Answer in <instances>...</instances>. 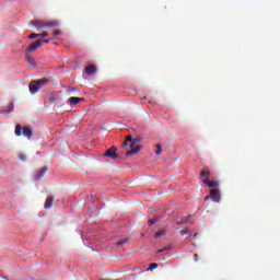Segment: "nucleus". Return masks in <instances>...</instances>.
<instances>
[{
    "label": "nucleus",
    "mask_w": 280,
    "mask_h": 280,
    "mask_svg": "<svg viewBox=\"0 0 280 280\" xmlns=\"http://www.w3.org/2000/svg\"><path fill=\"white\" fill-rule=\"evenodd\" d=\"M194 257H195V261H198V254H195Z\"/></svg>",
    "instance_id": "obj_29"
},
{
    "label": "nucleus",
    "mask_w": 280,
    "mask_h": 280,
    "mask_svg": "<svg viewBox=\"0 0 280 280\" xmlns=\"http://www.w3.org/2000/svg\"><path fill=\"white\" fill-rule=\"evenodd\" d=\"M133 143L137 145V143H141V139H135L133 138Z\"/></svg>",
    "instance_id": "obj_26"
},
{
    "label": "nucleus",
    "mask_w": 280,
    "mask_h": 280,
    "mask_svg": "<svg viewBox=\"0 0 280 280\" xmlns=\"http://www.w3.org/2000/svg\"><path fill=\"white\" fill-rule=\"evenodd\" d=\"M103 156H106L107 159H113L114 161L119 159V155H117V147L109 148Z\"/></svg>",
    "instance_id": "obj_4"
},
{
    "label": "nucleus",
    "mask_w": 280,
    "mask_h": 280,
    "mask_svg": "<svg viewBox=\"0 0 280 280\" xmlns=\"http://www.w3.org/2000/svg\"><path fill=\"white\" fill-rule=\"evenodd\" d=\"M39 47H43V40L37 39L36 42L32 43L27 48H26V54H32L35 50H37Z\"/></svg>",
    "instance_id": "obj_5"
},
{
    "label": "nucleus",
    "mask_w": 280,
    "mask_h": 280,
    "mask_svg": "<svg viewBox=\"0 0 280 280\" xmlns=\"http://www.w3.org/2000/svg\"><path fill=\"white\" fill-rule=\"evenodd\" d=\"M19 159H20V161H25V155L20 154V155H19Z\"/></svg>",
    "instance_id": "obj_27"
},
{
    "label": "nucleus",
    "mask_w": 280,
    "mask_h": 280,
    "mask_svg": "<svg viewBox=\"0 0 280 280\" xmlns=\"http://www.w3.org/2000/svg\"><path fill=\"white\" fill-rule=\"evenodd\" d=\"M21 135H23V137H26L27 139H32L34 135V129H32V127L30 126L21 127V125H16L15 137H21Z\"/></svg>",
    "instance_id": "obj_2"
},
{
    "label": "nucleus",
    "mask_w": 280,
    "mask_h": 280,
    "mask_svg": "<svg viewBox=\"0 0 280 280\" xmlns=\"http://www.w3.org/2000/svg\"><path fill=\"white\" fill-rule=\"evenodd\" d=\"M122 244H126V241H118V242H116V246H121Z\"/></svg>",
    "instance_id": "obj_25"
},
{
    "label": "nucleus",
    "mask_w": 280,
    "mask_h": 280,
    "mask_svg": "<svg viewBox=\"0 0 280 280\" xmlns=\"http://www.w3.org/2000/svg\"><path fill=\"white\" fill-rule=\"evenodd\" d=\"M68 102H69V104H71V106H75L77 104H80V102H84V98L72 96L69 98Z\"/></svg>",
    "instance_id": "obj_8"
},
{
    "label": "nucleus",
    "mask_w": 280,
    "mask_h": 280,
    "mask_svg": "<svg viewBox=\"0 0 280 280\" xmlns=\"http://www.w3.org/2000/svg\"><path fill=\"white\" fill-rule=\"evenodd\" d=\"M206 200H209V196H206Z\"/></svg>",
    "instance_id": "obj_31"
},
{
    "label": "nucleus",
    "mask_w": 280,
    "mask_h": 280,
    "mask_svg": "<svg viewBox=\"0 0 280 280\" xmlns=\"http://www.w3.org/2000/svg\"><path fill=\"white\" fill-rule=\"evenodd\" d=\"M200 176H201L202 180H205V178H206V180H209V177L211 176V172H209V171H201Z\"/></svg>",
    "instance_id": "obj_13"
},
{
    "label": "nucleus",
    "mask_w": 280,
    "mask_h": 280,
    "mask_svg": "<svg viewBox=\"0 0 280 280\" xmlns=\"http://www.w3.org/2000/svg\"><path fill=\"white\" fill-rule=\"evenodd\" d=\"M47 172H48L47 167L40 168L37 173H35L34 180H40V178H43L45 174H47Z\"/></svg>",
    "instance_id": "obj_6"
},
{
    "label": "nucleus",
    "mask_w": 280,
    "mask_h": 280,
    "mask_svg": "<svg viewBox=\"0 0 280 280\" xmlns=\"http://www.w3.org/2000/svg\"><path fill=\"white\" fill-rule=\"evenodd\" d=\"M33 25L37 30H45V27H47L46 23H44L43 21H34Z\"/></svg>",
    "instance_id": "obj_10"
},
{
    "label": "nucleus",
    "mask_w": 280,
    "mask_h": 280,
    "mask_svg": "<svg viewBox=\"0 0 280 280\" xmlns=\"http://www.w3.org/2000/svg\"><path fill=\"white\" fill-rule=\"evenodd\" d=\"M165 235V231H158L155 234H154V237L159 238L161 236Z\"/></svg>",
    "instance_id": "obj_20"
},
{
    "label": "nucleus",
    "mask_w": 280,
    "mask_h": 280,
    "mask_svg": "<svg viewBox=\"0 0 280 280\" xmlns=\"http://www.w3.org/2000/svg\"><path fill=\"white\" fill-rule=\"evenodd\" d=\"M180 235H187V231L182 230Z\"/></svg>",
    "instance_id": "obj_28"
},
{
    "label": "nucleus",
    "mask_w": 280,
    "mask_h": 280,
    "mask_svg": "<svg viewBox=\"0 0 280 280\" xmlns=\"http://www.w3.org/2000/svg\"><path fill=\"white\" fill-rule=\"evenodd\" d=\"M54 207V197H47L45 200L44 209H51Z\"/></svg>",
    "instance_id": "obj_9"
},
{
    "label": "nucleus",
    "mask_w": 280,
    "mask_h": 280,
    "mask_svg": "<svg viewBox=\"0 0 280 280\" xmlns=\"http://www.w3.org/2000/svg\"><path fill=\"white\" fill-rule=\"evenodd\" d=\"M135 138H132V136H127L124 143H122V148H128V143L132 142Z\"/></svg>",
    "instance_id": "obj_15"
},
{
    "label": "nucleus",
    "mask_w": 280,
    "mask_h": 280,
    "mask_svg": "<svg viewBox=\"0 0 280 280\" xmlns=\"http://www.w3.org/2000/svg\"><path fill=\"white\" fill-rule=\"evenodd\" d=\"M38 37H39V35L36 34V33H32V34L28 36L30 39H34V38H38Z\"/></svg>",
    "instance_id": "obj_23"
},
{
    "label": "nucleus",
    "mask_w": 280,
    "mask_h": 280,
    "mask_svg": "<svg viewBox=\"0 0 280 280\" xmlns=\"http://www.w3.org/2000/svg\"><path fill=\"white\" fill-rule=\"evenodd\" d=\"M171 249H172V247H165V248L159 249L158 253H164L165 254Z\"/></svg>",
    "instance_id": "obj_21"
},
{
    "label": "nucleus",
    "mask_w": 280,
    "mask_h": 280,
    "mask_svg": "<svg viewBox=\"0 0 280 280\" xmlns=\"http://www.w3.org/2000/svg\"><path fill=\"white\" fill-rule=\"evenodd\" d=\"M155 222H159V218L150 219V220H149V226H154V223H155Z\"/></svg>",
    "instance_id": "obj_19"
},
{
    "label": "nucleus",
    "mask_w": 280,
    "mask_h": 280,
    "mask_svg": "<svg viewBox=\"0 0 280 280\" xmlns=\"http://www.w3.org/2000/svg\"><path fill=\"white\" fill-rule=\"evenodd\" d=\"M38 36H39L40 38H47V36H49V33L43 32L42 34H38Z\"/></svg>",
    "instance_id": "obj_22"
},
{
    "label": "nucleus",
    "mask_w": 280,
    "mask_h": 280,
    "mask_svg": "<svg viewBox=\"0 0 280 280\" xmlns=\"http://www.w3.org/2000/svg\"><path fill=\"white\" fill-rule=\"evenodd\" d=\"M46 27H58V22L56 21L47 22Z\"/></svg>",
    "instance_id": "obj_17"
},
{
    "label": "nucleus",
    "mask_w": 280,
    "mask_h": 280,
    "mask_svg": "<svg viewBox=\"0 0 280 280\" xmlns=\"http://www.w3.org/2000/svg\"><path fill=\"white\" fill-rule=\"evenodd\" d=\"M48 82H49L48 79L33 80L28 85L30 93L32 95H36V93H38V91L43 89L44 84H47Z\"/></svg>",
    "instance_id": "obj_1"
},
{
    "label": "nucleus",
    "mask_w": 280,
    "mask_h": 280,
    "mask_svg": "<svg viewBox=\"0 0 280 280\" xmlns=\"http://www.w3.org/2000/svg\"><path fill=\"white\" fill-rule=\"evenodd\" d=\"M135 145L133 141H131L130 144L127 143V148H130L131 150L126 152V156H132V154H139L141 152V145Z\"/></svg>",
    "instance_id": "obj_3"
},
{
    "label": "nucleus",
    "mask_w": 280,
    "mask_h": 280,
    "mask_svg": "<svg viewBox=\"0 0 280 280\" xmlns=\"http://www.w3.org/2000/svg\"><path fill=\"white\" fill-rule=\"evenodd\" d=\"M156 268H159V264L153 262L149 266L148 270H156Z\"/></svg>",
    "instance_id": "obj_18"
},
{
    "label": "nucleus",
    "mask_w": 280,
    "mask_h": 280,
    "mask_svg": "<svg viewBox=\"0 0 280 280\" xmlns=\"http://www.w3.org/2000/svg\"><path fill=\"white\" fill-rule=\"evenodd\" d=\"M219 196H220V190H218V189H211L210 190V198H212V200L218 199Z\"/></svg>",
    "instance_id": "obj_12"
},
{
    "label": "nucleus",
    "mask_w": 280,
    "mask_h": 280,
    "mask_svg": "<svg viewBox=\"0 0 280 280\" xmlns=\"http://www.w3.org/2000/svg\"><path fill=\"white\" fill-rule=\"evenodd\" d=\"M26 60H27L28 65H31L32 67H36V60H34V58H32V56H30V54H26Z\"/></svg>",
    "instance_id": "obj_14"
},
{
    "label": "nucleus",
    "mask_w": 280,
    "mask_h": 280,
    "mask_svg": "<svg viewBox=\"0 0 280 280\" xmlns=\"http://www.w3.org/2000/svg\"><path fill=\"white\" fill-rule=\"evenodd\" d=\"M54 36H60L62 34V32H60V30H56L54 31Z\"/></svg>",
    "instance_id": "obj_24"
},
{
    "label": "nucleus",
    "mask_w": 280,
    "mask_h": 280,
    "mask_svg": "<svg viewBox=\"0 0 280 280\" xmlns=\"http://www.w3.org/2000/svg\"><path fill=\"white\" fill-rule=\"evenodd\" d=\"M85 73H86V75H95V73H97V67H95L93 65L86 66Z\"/></svg>",
    "instance_id": "obj_7"
},
{
    "label": "nucleus",
    "mask_w": 280,
    "mask_h": 280,
    "mask_svg": "<svg viewBox=\"0 0 280 280\" xmlns=\"http://www.w3.org/2000/svg\"><path fill=\"white\" fill-rule=\"evenodd\" d=\"M202 183H203V185H208V187H210V188L218 187V182H211L207 178H203Z\"/></svg>",
    "instance_id": "obj_11"
},
{
    "label": "nucleus",
    "mask_w": 280,
    "mask_h": 280,
    "mask_svg": "<svg viewBox=\"0 0 280 280\" xmlns=\"http://www.w3.org/2000/svg\"><path fill=\"white\" fill-rule=\"evenodd\" d=\"M42 43H49V39H43Z\"/></svg>",
    "instance_id": "obj_30"
},
{
    "label": "nucleus",
    "mask_w": 280,
    "mask_h": 280,
    "mask_svg": "<svg viewBox=\"0 0 280 280\" xmlns=\"http://www.w3.org/2000/svg\"><path fill=\"white\" fill-rule=\"evenodd\" d=\"M155 154H156V156H161V154H163V149H162L161 144L156 145Z\"/></svg>",
    "instance_id": "obj_16"
}]
</instances>
